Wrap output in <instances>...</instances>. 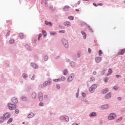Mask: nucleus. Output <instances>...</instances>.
<instances>
[{
    "label": "nucleus",
    "mask_w": 125,
    "mask_h": 125,
    "mask_svg": "<svg viewBox=\"0 0 125 125\" xmlns=\"http://www.w3.org/2000/svg\"><path fill=\"white\" fill-rule=\"evenodd\" d=\"M42 33L43 34V36L44 37V38H45V37L47 36L46 31L45 30H42Z\"/></svg>",
    "instance_id": "393cba45"
},
{
    "label": "nucleus",
    "mask_w": 125,
    "mask_h": 125,
    "mask_svg": "<svg viewBox=\"0 0 125 125\" xmlns=\"http://www.w3.org/2000/svg\"><path fill=\"white\" fill-rule=\"evenodd\" d=\"M59 33H62V34H65V30L60 31Z\"/></svg>",
    "instance_id": "a18cd8bd"
},
{
    "label": "nucleus",
    "mask_w": 125,
    "mask_h": 125,
    "mask_svg": "<svg viewBox=\"0 0 125 125\" xmlns=\"http://www.w3.org/2000/svg\"><path fill=\"white\" fill-rule=\"evenodd\" d=\"M63 75H67V74H68V70H67V69H65L63 70Z\"/></svg>",
    "instance_id": "7c9ffc66"
},
{
    "label": "nucleus",
    "mask_w": 125,
    "mask_h": 125,
    "mask_svg": "<svg viewBox=\"0 0 125 125\" xmlns=\"http://www.w3.org/2000/svg\"><path fill=\"white\" fill-rule=\"evenodd\" d=\"M45 25H47V26H50V27H51L52 26V23H51V22H48V21H45Z\"/></svg>",
    "instance_id": "4be33fe9"
},
{
    "label": "nucleus",
    "mask_w": 125,
    "mask_h": 125,
    "mask_svg": "<svg viewBox=\"0 0 125 125\" xmlns=\"http://www.w3.org/2000/svg\"><path fill=\"white\" fill-rule=\"evenodd\" d=\"M31 79H32V80H35V76H33L32 77Z\"/></svg>",
    "instance_id": "4d7b16f0"
},
{
    "label": "nucleus",
    "mask_w": 125,
    "mask_h": 125,
    "mask_svg": "<svg viewBox=\"0 0 125 125\" xmlns=\"http://www.w3.org/2000/svg\"><path fill=\"white\" fill-rule=\"evenodd\" d=\"M112 73H113V71L112 70V69H108V72L107 74V76H109V75H111V74H112Z\"/></svg>",
    "instance_id": "b1692460"
},
{
    "label": "nucleus",
    "mask_w": 125,
    "mask_h": 125,
    "mask_svg": "<svg viewBox=\"0 0 125 125\" xmlns=\"http://www.w3.org/2000/svg\"><path fill=\"white\" fill-rule=\"evenodd\" d=\"M15 113L16 114H18L19 113V109H16Z\"/></svg>",
    "instance_id": "49530a36"
},
{
    "label": "nucleus",
    "mask_w": 125,
    "mask_h": 125,
    "mask_svg": "<svg viewBox=\"0 0 125 125\" xmlns=\"http://www.w3.org/2000/svg\"><path fill=\"white\" fill-rule=\"evenodd\" d=\"M81 33L82 35L83 36V39H86V34L85 33V32H84V31H81Z\"/></svg>",
    "instance_id": "a211bd4d"
},
{
    "label": "nucleus",
    "mask_w": 125,
    "mask_h": 125,
    "mask_svg": "<svg viewBox=\"0 0 125 125\" xmlns=\"http://www.w3.org/2000/svg\"><path fill=\"white\" fill-rule=\"evenodd\" d=\"M109 80V78H105V79H104V82H105V83H107V82H108V80Z\"/></svg>",
    "instance_id": "37998d69"
},
{
    "label": "nucleus",
    "mask_w": 125,
    "mask_h": 125,
    "mask_svg": "<svg viewBox=\"0 0 125 125\" xmlns=\"http://www.w3.org/2000/svg\"><path fill=\"white\" fill-rule=\"evenodd\" d=\"M20 38L21 39H24V35L23 34V33L20 34Z\"/></svg>",
    "instance_id": "2f4dec72"
},
{
    "label": "nucleus",
    "mask_w": 125,
    "mask_h": 125,
    "mask_svg": "<svg viewBox=\"0 0 125 125\" xmlns=\"http://www.w3.org/2000/svg\"><path fill=\"white\" fill-rule=\"evenodd\" d=\"M64 26H67V27H70L71 26V23L69 21H66L64 22Z\"/></svg>",
    "instance_id": "4468645a"
},
{
    "label": "nucleus",
    "mask_w": 125,
    "mask_h": 125,
    "mask_svg": "<svg viewBox=\"0 0 125 125\" xmlns=\"http://www.w3.org/2000/svg\"><path fill=\"white\" fill-rule=\"evenodd\" d=\"M25 124V122L22 123V125H24Z\"/></svg>",
    "instance_id": "0e129e2a"
},
{
    "label": "nucleus",
    "mask_w": 125,
    "mask_h": 125,
    "mask_svg": "<svg viewBox=\"0 0 125 125\" xmlns=\"http://www.w3.org/2000/svg\"><path fill=\"white\" fill-rule=\"evenodd\" d=\"M93 74V75H96V71H94Z\"/></svg>",
    "instance_id": "bf43d9fd"
},
{
    "label": "nucleus",
    "mask_w": 125,
    "mask_h": 125,
    "mask_svg": "<svg viewBox=\"0 0 125 125\" xmlns=\"http://www.w3.org/2000/svg\"><path fill=\"white\" fill-rule=\"evenodd\" d=\"M31 65L32 66V67H33V68H35V69H38V68H39V66H38V65H37L36 63H32L31 64Z\"/></svg>",
    "instance_id": "f8f14e48"
},
{
    "label": "nucleus",
    "mask_w": 125,
    "mask_h": 125,
    "mask_svg": "<svg viewBox=\"0 0 125 125\" xmlns=\"http://www.w3.org/2000/svg\"><path fill=\"white\" fill-rule=\"evenodd\" d=\"M68 19H69L70 20H74V16H69Z\"/></svg>",
    "instance_id": "473e14b6"
},
{
    "label": "nucleus",
    "mask_w": 125,
    "mask_h": 125,
    "mask_svg": "<svg viewBox=\"0 0 125 125\" xmlns=\"http://www.w3.org/2000/svg\"><path fill=\"white\" fill-rule=\"evenodd\" d=\"M21 99L22 101H27V98L26 97H22Z\"/></svg>",
    "instance_id": "cd10ccee"
},
{
    "label": "nucleus",
    "mask_w": 125,
    "mask_h": 125,
    "mask_svg": "<svg viewBox=\"0 0 125 125\" xmlns=\"http://www.w3.org/2000/svg\"><path fill=\"white\" fill-rule=\"evenodd\" d=\"M50 35H51V36H55V35H56V32H51Z\"/></svg>",
    "instance_id": "c9c22d12"
},
{
    "label": "nucleus",
    "mask_w": 125,
    "mask_h": 125,
    "mask_svg": "<svg viewBox=\"0 0 125 125\" xmlns=\"http://www.w3.org/2000/svg\"><path fill=\"white\" fill-rule=\"evenodd\" d=\"M22 77H23V78H24V79H26V78H27V77H28V75L27 74L24 73L22 75Z\"/></svg>",
    "instance_id": "f704fd0d"
},
{
    "label": "nucleus",
    "mask_w": 125,
    "mask_h": 125,
    "mask_svg": "<svg viewBox=\"0 0 125 125\" xmlns=\"http://www.w3.org/2000/svg\"><path fill=\"white\" fill-rule=\"evenodd\" d=\"M8 108L9 109V110H15V109L16 108V104H8Z\"/></svg>",
    "instance_id": "7ed1b4c3"
},
{
    "label": "nucleus",
    "mask_w": 125,
    "mask_h": 125,
    "mask_svg": "<svg viewBox=\"0 0 125 125\" xmlns=\"http://www.w3.org/2000/svg\"><path fill=\"white\" fill-rule=\"evenodd\" d=\"M82 96H83V97H85V96H86V95L84 93H82Z\"/></svg>",
    "instance_id": "8fccbe9b"
},
{
    "label": "nucleus",
    "mask_w": 125,
    "mask_h": 125,
    "mask_svg": "<svg viewBox=\"0 0 125 125\" xmlns=\"http://www.w3.org/2000/svg\"><path fill=\"white\" fill-rule=\"evenodd\" d=\"M32 97L33 99H35L37 97V94L36 92H33L32 94Z\"/></svg>",
    "instance_id": "aec40b11"
},
{
    "label": "nucleus",
    "mask_w": 125,
    "mask_h": 125,
    "mask_svg": "<svg viewBox=\"0 0 125 125\" xmlns=\"http://www.w3.org/2000/svg\"><path fill=\"white\" fill-rule=\"evenodd\" d=\"M5 120V119L3 116L1 117V118H0V123H3Z\"/></svg>",
    "instance_id": "a878e982"
},
{
    "label": "nucleus",
    "mask_w": 125,
    "mask_h": 125,
    "mask_svg": "<svg viewBox=\"0 0 125 125\" xmlns=\"http://www.w3.org/2000/svg\"><path fill=\"white\" fill-rule=\"evenodd\" d=\"M125 52V49H123L119 50V52H118V55H120V54H121V55H123V54H124Z\"/></svg>",
    "instance_id": "9b49d317"
},
{
    "label": "nucleus",
    "mask_w": 125,
    "mask_h": 125,
    "mask_svg": "<svg viewBox=\"0 0 125 125\" xmlns=\"http://www.w3.org/2000/svg\"><path fill=\"white\" fill-rule=\"evenodd\" d=\"M76 11H80L79 9H76Z\"/></svg>",
    "instance_id": "e2e57ef3"
},
{
    "label": "nucleus",
    "mask_w": 125,
    "mask_h": 125,
    "mask_svg": "<svg viewBox=\"0 0 125 125\" xmlns=\"http://www.w3.org/2000/svg\"><path fill=\"white\" fill-rule=\"evenodd\" d=\"M65 120L66 122H69V117H68L67 116H65Z\"/></svg>",
    "instance_id": "ea45409f"
},
{
    "label": "nucleus",
    "mask_w": 125,
    "mask_h": 125,
    "mask_svg": "<svg viewBox=\"0 0 125 125\" xmlns=\"http://www.w3.org/2000/svg\"><path fill=\"white\" fill-rule=\"evenodd\" d=\"M34 114L33 112L30 113L28 115V119H31L34 117Z\"/></svg>",
    "instance_id": "f3484780"
},
{
    "label": "nucleus",
    "mask_w": 125,
    "mask_h": 125,
    "mask_svg": "<svg viewBox=\"0 0 125 125\" xmlns=\"http://www.w3.org/2000/svg\"><path fill=\"white\" fill-rule=\"evenodd\" d=\"M53 81L54 82H60V79H55Z\"/></svg>",
    "instance_id": "de8ad7c7"
},
{
    "label": "nucleus",
    "mask_w": 125,
    "mask_h": 125,
    "mask_svg": "<svg viewBox=\"0 0 125 125\" xmlns=\"http://www.w3.org/2000/svg\"><path fill=\"white\" fill-rule=\"evenodd\" d=\"M118 87H117V86H114V87H113V89H114V90H118Z\"/></svg>",
    "instance_id": "09e8293b"
},
{
    "label": "nucleus",
    "mask_w": 125,
    "mask_h": 125,
    "mask_svg": "<svg viewBox=\"0 0 125 125\" xmlns=\"http://www.w3.org/2000/svg\"><path fill=\"white\" fill-rule=\"evenodd\" d=\"M118 100H122V97H119L118 98Z\"/></svg>",
    "instance_id": "5fc2aeb1"
},
{
    "label": "nucleus",
    "mask_w": 125,
    "mask_h": 125,
    "mask_svg": "<svg viewBox=\"0 0 125 125\" xmlns=\"http://www.w3.org/2000/svg\"><path fill=\"white\" fill-rule=\"evenodd\" d=\"M103 52L101 50H100L99 51V56H101V54H102Z\"/></svg>",
    "instance_id": "4c0bfd02"
},
{
    "label": "nucleus",
    "mask_w": 125,
    "mask_h": 125,
    "mask_svg": "<svg viewBox=\"0 0 125 125\" xmlns=\"http://www.w3.org/2000/svg\"><path fill=\"white\" fill-rule=\"evenodd\" d=\"M44 98H46V99H47V98H48V97L47 96V95H45Z\"/></svg>",
    "instance_id": "6e6d98bb"
},
{
    "label": "nucleus",
    "mask_w": 125,
    "mask_h": 125,
    "mask_svg": "<svg viewBox=\"0 0 125 125\" xmlns=\"http://www.w3.org/2000/svg\"><path fill=\"white\" fill-rule=\"evenodd\" d=\"M80 92V88H78L77 93H76V97H79V93Z\"/></svg>",
    "instance_id": "c85d7f7f"
},
{
    "label": "nucleus",
    "mask_w": 125,
    "mask_h": 125,
    "mask_svg": "<svg viewBox=\"0 0 125 125\" xmlns=\"http://www.w3.org/2000/svg\"><path fill=\"white\" fill-rule=\"evenodd\" d=\"M61 81H62V82H64V81H65V80H66V78H65V77H62L61 78Z\"/></svg>",
    "instance_id": "58836bf2"
},
{
    "label": "nucleus",
    "mask_w": 125,
    "mask_h": 125,
    "mask_svg": "<svg viewBox=\"0 0 125 125\" xmlns=\"http://www.w3.org/2000/svg\"><path fill=\"white\" fill-rule=\"evenodd\" d=\"M10 42L11 43H14V40L12 39V40H10Z\"/></svg>",
    "instance_id": "79ce46f5"
},
{
    "label": "nucleus",
    "mask_w": 125,
    "mask_h": 125,
    "mask_svg": "<svg viewBox=\"0 0 125 125\" xmlns=\"http://www.w3.org/2000/svg\"><path fill=\"white\" fill-rule=\"evenodd\" d=\"M95 60L97 63H99V62H101V61L102 60L101 59V57H98L95 59Z\"/></svg>",
    "instance_id": "1a4fd4ad"
},
{
    "label": "nucleus",
    "mask_w": 125,
    "mask_h": 125,
    "mask_svg": "<svg viewBox=\"0 0 125 125\" xmlns=\"http://www.w3.org/2000/svg\"><path fill=\"white\" fill-rule=\"evenodd\" d=\"M116 78H120V77H121V75H117L116 76Z\"/></svg>",
    "instance_id": "864d4df0"
},
{
    "label": "nucleus",
    "mask_w": 125,
    "mask_h": 125,
    "mask_svg": "<svg viewBox=\"0 0 125 125\" xmlns=\"http://www.w3.org/2000/svg\"><path fill=\"white\" fill-rule=\"evenodd\" d=\"M108 108H109V106L107 104H105L102 106V109L103 110L108 109Z\"/></svg>",
    "instance_id": "ddd939ff"
},
{
    "label": "nucleus",
    "mask_w": 125,
    "mask_h": 125,
    "mask_svg": "<svg viewBox=\"0 0 125 125\" xmlns=\"http://www.w3.org/2000/svg\"><path fill=\"white\" fill-rule=\"evenodd\" d=\"M3 118L5 119V120H7L8 119H9L10 118V114L8 112H7L6 113H4L3 116Z\"/></svg>",
    "instance_id": "39448f33"
},
{
    "label": "nucleus",
    "mask_w": 125,
    "mask_h": 125,
    "mask_svg": "<svg viewBox=\"0 0 125 125\" xmlns=\"http://www.w3.org/2000/svg\"><path fill=\"white\" fill-rule=\"evenodd\" d=\"M108 91H109V89H108V88H105V89L102 90V92L104 94L107 93V92H108Z\"/></svg>",
    "instance_id": "2eb2a0df"
},
{
    "label": "nucleus",
    "mask_w": 125,
    "mask_h": 125,
    "mask_svg": "<svg viewBox=\"0 0 125 125\" xmlns=\"http://www.w3.org/2000/svg\"><path fill=\"white\" fill-rule=\"evenodd\" d=\"M12 101L13 103H14V104L18 103V100H17V98L15 97H14L12 99Z\"/></svg>",
    "instance_id": "9d476101"
},
{
    "label": "nucleus",
    "mask_w": 125,
    "mask_h": 125,
    "mask_svg": "<svg viewBox=\"0 0 125 125\" xmlns=\"http://www.w3.org/2000/svg\"><path fill=\"white\" fill-rule=\"evenodd\" d=\"M90 117H96V116H97V114L96 112H92L90 113V114L89 115Z\"/></svg>",
    "instance_id": "5701e85b"
},
{
    "label": "nucleus",
    "mask_w": 125,
    "mask_h": 125,
    "mask_svg": "<svg viewBox=\"0 0 125 125\" xmlns=\"http://www.w3.org/2000/svg\"><path fill=\"white\" fill-rule=\"evenodd\" d=\"M62 42L63 43V45H64L65 47H66V48H68L69 47V44L68 43V41H67V40H66V39H62Z\"/></svg>",
    "instance_id": "f03ea898"
},
{
    "label": "nucleus",
    "mask_w": 125,
    "mask_h": 125,
    "mask_svg": "<svg viewBox=\"0 0 125 125\" xmlns=\"http://www.w3.org/2000/svg\"><path fill=\"white\" fill-rule=\"evenodd\" d=\"M72 125H78L77 123H75L73 124Z\"/></svg>",
    "instance_id": "052dcab7"
},
{
    "label": "nucleus",
    "mask_w": 125,
    "mask_h": 125,
    "mask_svg": "<svg viewBox=\"0 0 125 125\" xmlns=\"http://www.w3.org/2000/svg\"><path fill=\"white\" fill-rule=\"evenodd\" d=\"M56 87L58 89H60V86L59 85V84H57L56 85Z\"/></svg>",
    "instance_id": "c03bdc74"
},
{
    "label": "nucleus",
    "mask_w": 125,
    "mask_h": 125,
    "mask_svg": "<svg viewBox=\"0 0 125 125\" xmlns=\"http://www.w3.org/2000/svg\"><path fill=\"white\" fill-rule=\"evenodd\" d=\"M109 98H111V93H110L106 94L105 96V99H109Z\"/></svg>",
    "instance_id": "dca6fc26"
},
{
    "label": "nucleus",
    "mask_w": 125,
    "mask_h": 125,
    "mask_svg": "<svg viewBox=\"0 0 125 125\" xmlns=\"http://www.w3.org/2000/svg\"><path fill=\"white\" fill-rule=\"evenodd\" d=\"M122 120H123V118L122 117H120L119 118H118L116 122L117 123H119V122H121V121H122Z\"/></svg>",
    "instance_id": "72a5a7b5"
},
{
    "label": "nucleus",
    "mask_w": 125,
    "mask_h": 125,
    "mask_svg": "<svg viewBox=\"0 0 125 125\" xmlns=\"http://www.w3.org/2000/svg\"><path fill=\"white\" fill-rule=\"evenodd\" d=\"M93 5L94 6H96V7H97V6H99V5H100V6H102V5H103V4H102V3H96L95 2H94L93 3Z\"/></svg>",
    "instance_id": "412c9836"
},
{
    "label": "nucleus",
    "mask_w": 125,
    "mask_h": 125,
    "mask_svg": "<svg viewBox=\"0 0 125 125\" xmlns=\"http://www.w3.org/2000/svg\"><path fill=\"white\" fill-rule=\"evenodd\" d=\"M90 82L91 83L92 82H95V78H94V77H91L90 78Z\"/></svg>",
    "instance_id": "bb28decb"
},
{
    "label": "nucleus",
    "mask_w": 125,
    "mask_h": 125,
    "mask_svg": "<svg viewBox=\"0 0 125 125\" xmlns=\"http://www.w3.org/2000/svg\"><path fill=\"white\" fill-rule=\"evenodd\" d=\"M38 96H39V101H41V102L42 101V100H43L42 93V92L39 93Z\"/></svg>",
    "instance_id": "0eeeda50"
},
{
    "label": "nucleus",
    "mask_w": 125,
    "mask_h": 125,
    "mask_svg": "<svg viewBox=\"0 0 125 125\" xmlns=\"http://www.w3.org/2000/svg\"><path fill=\"white\" fill-rule=\"evenodd\" d=\"M69 8H70V7L69 6H65L63 8V10L64 11H68Z\"/></svg>",
    "instance_id": "6ab92c4d"
},
{
    "label": "nucleus",
    "mask_w": 125,
    "mask_h": 125,
    "mask_svg": "<svg viewBox=\"0 0 125 125\" xmlns=\"http://www.w3.org/2000/svg\"><path fill=\"white\" fill-rule=\"evenodd\" d=\"M12 121H13V119L12 118H10L7 121V124H10L11 123H12Z\"/></svg>",
    "instance_id": "c756f323"
},
{
    "label": "nucleus",
    "mask_w": 125,
    "mask_h": 125,
    "mask_svg": "<svg viewBox=\"0 0 125 125\" xmlns=\"http://www.w3.org/2000/svg\"><path fill=\"white\" fill-rule=\"evenodd\" d=\"M39 106H43V103H40Z\"/></svg>",
    "instance_id": "3c124183"
},
{
    "label": "nucleus",
    "mask_w": 125,
    "mask_h": 125,
    "mask_svg": "<svg viewBox=\"0 0 125 125\" xmlns=\"http://www.w3.org/2000/svg\"><path fill=\"white\" fill-rule=\"evenodd\" d=\"M74 80V74H71L70 76L68 78L67 81L68 82H72Z\"/></svg>",
    "instance_id": "6e6552de"
},
{
    "label": "nucleus",
    "mask_w": 125,
    "mask_h": 125,
    "mask_svg": "<svg viewBox=\"0 0 125 125\" xmlns=\"http://www.w3.org/2000/svg\"><path fill=\"white\" fill-rule=\"evenodd\" d=\"M88 52H89V53H91V49L89 48L88 49Z\"/></svg>",
    "instance_id": "603ef678"
},
{
    "label": "nucleus",
    "mask_w": 125,
    "mask_h": 125,
    "mask_svg": "<svg viewBox=\"0 0 125 125\" xmlns=\"http://www.w3.org/2000/svg\"><path fill=\"white\" fill-rule=\"evenodd\" d=\"M42 37V34H40L38 36V40L40 41V39Z\"/></svg>",
    "instance_id": "e433bc0d"
},
{
    "label": "nucleus",
    "mask_w": 125,
    "mask_h": 125,
    "mask_svg": "<svg viewBox=\"0 0 125 125\" xmlns=\"http://www.w3.org/2000/svg\"><path fill=\"white\" fill-rule=\"evenodd\" d=\"M47 59H48V57L45 56L44 57V60L45 61H47Z\"/></svg>",
    "instance_id": "a19ab883"
},
{
    "label": "nucleus",
    "mask_w": 125,
    "mask_h": 125,
    "mask_svg": "<svg viewBox=\"0 0 125 125\" xmlns=\"http://www.w3.org/2000/svg\"><path fill=\"white\" fill-rule=\"evenodd\" d=\"M116 117H117V116L116 115V114L111 113L108 116V120H114L115 118H116Z\"/></svg>",
    "instance_id": "20e7f679"
},
{
    "label": "nucleus",
    "mask_w": 125,
    "mask_h": 125,
    "mask_svg": "<svg viewBox=\"0 0 125 125\" xmlns=\"http://www.w3.org/2000/svg\"><path fill=\"white\" fill-rule=\"evenodd\" d=\"M50 84H51V81H50V80H48L43 83V86H46L47 85H50Z\"/></svg>",
    "instance_id": "423d86ee"
},
{
    "label": "nucleus",
    "mask_w": 125,
    "mask_h": 125,
    "mask_svg": "<svg viewBox=\"0 0 125 125\" xmlns=\"http://www.w3.org/2000/svg\"><path fill=\"white\" fill-rule=\"evenodd\" d=\"M78 57H81V55H80V54H78Z\"/></svg>",
    "instance_id": "680f3d73"
},
{
    "label": "nucleus",
    "mask_w": 125,
    "mask_h": 125,
    "mask_svg": "<svg viewBox=\"0 0 125 125\" xmlns=\"http://www.w3.org/2000/svg\"><path fill=\"white\" fill-rule=\"evenodd\" d=\"M53 8V6H50V9H52Z\"/></svg>",
    "instance_id": "13d9d810"
},
{
    "label": "nucleus",
    "mask_w": 125,
    "mask_h": 125,
    "mask_svg": "<svg viewBox=\"0 0 125 125\" xmlns=\"http://www.w3.org/2000/svg\"><path fill=\"white\" fill-rule=\"evenodd\" d=\"M83 0L86 1V0Z\"/></svg>",
    "instance_id": "69168bd1"
},
{
    "label": "nucleus",
    "mask_w": 125,
    "mask_h": 125,
    "mask_svg": "<svg viewBox=\"0 0 125 125\" xmlns=\"http://www.w3.org/2000/svg\"><path fill=\"white\" fill-rule=\"evenodd\" d=\"M96 88H97V85L96 84H93L91 87H89V90L91 93H93Z\"/></svg>",
    "instance_id": "f257e3e1"
}]
</instances>
